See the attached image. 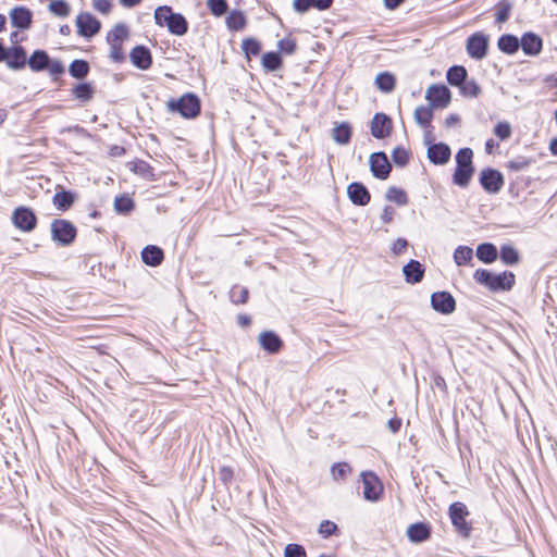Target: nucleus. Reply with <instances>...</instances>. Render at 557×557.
Segmentation results:
<instances>
[{
	"instance_id": "obj_15",
	"label": "nucleus",
	"mask_w": 557,
	"mask_h": 557,
	"mask_svg": "<svg viewBox=\"0 0 557 557\" xmlns=\"http://www.w3.org/2000/svg\"><path fill=\"white\" fill-rule=\"evenodd\" d=\"M258 343L263 350L271 355L278 354L284 346L282 338L273 331L261 332Z\"/></svg>"
},
{
	"instance_id": "obj_26",
	"label": "nucleus",
	"mask_w": 557,
	"mask_h": 557,
	"mask_svg": "<svg viewBox=\"0 0 557 557\" xmlns=\"http://www.w3.org/2000/svg\"><path fill=\"white\" fill-rule=\"evenodd\" d=\"M498 49L506 54H513L519 50L520 41L515 35L506 34L499 37Z\"/></svg>"
},
{
	"instance_id": "obj_8",
	"label": "nucleus",
	"mask_w": 557,
	"mask_h": 557,
	"mask_svg": "<svg viewBox=\"0 0 557 557\" xmlns=\"http://www.w3.org/2000/svg\"><path fill=\"white\" fill-rule=\"evenodd\" d=\"M480 184L485 191L497 194L504 186V176L499 171L487 168L480 173Z\"/></svg>"
},
{
	"instance_id": "obj_53",
	"label": "nucleus",
	"mask_w": 557,
	"mask_h": 557,
	"mask_svg": "<svg viewBox=\"0 0 557 557\" xmlns=\"http://www.w3.org/2000/svg\"><path fill=\"white\" fill-rule=\"evenodd\" d=\"M285 557H307L304 546L295 543L287 544L284 549Z\"/></svg>"
},
{
	"instance_id": "obj_9",
	"label": "nucleus",
	"mask_w": 557,
	"mask_h": 557,
	"mask_svg": "<svg viewBox=\"0 0 557 557\" xmlns=\"http://www.w3.org/2000/svg\"><path fill=\"white\" fill-rule=\"evenodd\" d=\"M77 33L86 38H91L99 33L101 24L90 13L82 12L76 17Z\"/></svg>"
},
{
	"instance_id": "obj_30",
	"label": "nucleus",
	"mask_w": 557,
	"mask_h": 557,
	"mask_svg": "<svg viewBox=\"0 0 557 557\" xmlns=\"http://www.w3.org/2000/svg\"><path fill=\"white\" fill-rule=\"evenodd\" d=\"M468 72L461 65H454L448 69L446 78L451 86L459 87L467 78Z\"/></svg>"
},
{
	"instance_id": "obj_22",
	"label": "nucleus",
	"mask_w": 557,
	"mask_h": 557,
	"mask_svg": "<svg viewBox=\"0 0 557 557\" xmlns=\"http://www.w3.org/2000/svg\"><path fill=\"white\" fill-rule=\"evenodd\" d=\"M403 273L407 283L417 284L423 280L424 268L419 261L412 259L404 265Z\"/></svg>"
},
{
	"instance_id": "obj_63",
	"label": "nucleus",
	"mask_w": 557,
	"mask_h": 557,
	"mask_svg": "<svg viewBox=\"0 0 557 557\" xmlns=\"http://www.w3.org/2000/svg\"><path fill=\"white\" fill-rule=\"evenodd\" d=\"M395 214V210L391 206H385L382 213H381V220L384 223H391Z\"/></svg>"
},
{
	"instance_id": "obj_54",
	"label": "nucleus",
	"mask_w": 557,
	"mask_h": 557,
	"mask_svg": "<svg viewBox=\"0 0 557 557\" xmlns=\"http://www.w3.org/2000/svg\"><path fill=\"white\" fill-rule=\"evenodd\" d=\"M494 134L500 139L506 140L511 135V126L508 122H499L494 127Z\"/></svg>"
},
{
	"instance_id": "obj_47",
	"label": "nucleus",
	"mask_w": 557,
	"mask_h": 557,
	"mask_svg": "<svg viewBox=\"0 0 557 557\" xmlns=\"http://www.w3.org/2000/svg\"><path fill=\"white\" fill-rule=\"evenodd\" d=\"M392 159L398 166H405L409 161V152L403 147H396L392 152Z\"/></svg>"
},
{
	"instance_id": "obj_61",
	"label": "nucleus",
	"mask_w": 557,
	"mask_h": 557,
	"mask_svg": "<svg viewBox=\"0 0 557 557\" xmlns=\"http://www.w3.org/2000/svg\"><path fill=\"white\" fill-rule=\"evenodd\" d=\"M246 55L248 54H258L260 52V45L250 38H246Z\"/></svg>"
},
{
	"instance_id": "obj_40",
	"label": "nucleus",
	"mask_w": 557,
	"mask_h": 557,
	"mask_svg": "<svg viewBox=\"0 0 557 557\" xmlns=\"http://www.w3.org/2000/svg\"><path fill=\"white\" fill-rule=\"evenodd\" d=\"M132 166V171H134L136 174L140 175L144 178L152 180L154 177L153 169L152 166L144 161V160H136L134 161Z\"/></svg>"
},
{
	"instance_id": "obj_37",
	"label": "nucleus",
	"mask_w": 557,
	"mask_h": 557,
	"mask_svg": "<svg viewBox=\"0 0 557 557\" xmlns=\"http://www.w3.org/2000/svg\"><path fill=\"white\" fill-rule=\"evenodd\" d=\"M385 198H386V200L395 202L398 206H405L408 202V197H407L406 191L404 189L395 187V186H391L387 189V191L385 194Z\"/></svg>"
},
{
	"instance_id": "obj_39",
	"label": "nucleus",
	"mask_w": 557,
	"mask_h": 557,
	"mask_svg": "<svg viewBox=\"0 0 557 557\" xmlns=\"http://www.w3.org/2000/svg\"><path fill=\"white\" fill-rule=\"evenodd\" d=\"M433 117L432 109L420 106L414 110V120L422 127H428L431 124Z\"/></svg>"
},
{
	"instance_id": "obj_19",
	"label": "nucleus",
	"mask_w": 557,
	"mask_h": 557,
	"mask_svg": "<svg viewBox=\"0 0 557 557\" xmlns=\"http://www.w3.org/2000/svg\"><path fill=\"white\" fill-rule=\"evenodd\" d=\"M8 67L12 70L24 69L28 60L26 51L22 46H14L8 50V58L4 60Z\"/></svg>"
},
{
	"instance_id": "obj_32",
	"label": "nucleus",
	"mask_w": 557,
	"mask_h": 557,
	"mask_svg": "<svg viewBox=\"0 0 557 557\" xmlns=\"http://www.w3.org/2000/svg\"><path fill=\"white\" fill-rule=\"evenodd\" d=\"M52 202L58 210L66 211L73 205L74 196L71 191H58L54 194Z\"/></svg>"
},
{
	"instance_id": "obj_35",
	"label": "nucleus",
	"mask_w": 557,
	"mask_h": 557,
	"mask_svg": "<svg viewBox=\"0 0 557 557\" xmlns=\"http://www.w3.org/2000/svg\"><path fill=\"white\" fill-rule=\"evenodd\" d=\"M128 37V29L124 24H116L107 35L108 44H123Z\"/></svg>"
},
{
	"instance_id": "obj_48",
	"label": "nucleus",
	"mask_w": 557,
	"mask_h": 557,
	"mask_svg": "<svg viewBox=\"0 0 557 557\" xmlns=\"http://www.w3.org/2000/svg\"><path fill=\"white\" fill-rule=\"evenodd\" d=\"M207 5L215 16H221L227 11L226 0H208Z\"/></svg>"
},
{
	"instance_id": "obj_60",
	"label": "nucleus",
	"mask_w": 557,
	"mask_h": 557,
	"mask_svg": "<svg viewBox=\"0 0 557 557\" xmlns=\"http://www.w3.org/2000/svg\"><path fill=\"white\" fill-rule=\"evenodd\" d=\"M293 7L298 13H306L310 8H312L311 0H294Z\"/></svg>"
},
{
	"instance_id": "obj_6",
	"label": "nucleus",
	"mask_w": 557,
	"mask_h": 557,
	"mask_svg": "<svg viewBox=\"0 0 557 557\" xmlns=\"http://www.w3.org/2000/svg\"><path fill=\"white\" fill-rule=\"evenodd\" d=\"M12 223L23 232H32L37 225V216L30 208L17 207L12 213Z\"/></svg>"
},
{
	"instance_id": "obj_12",
	"label": "nucleus",
	"mask_w": 557,
	"mask_h": 557,
	"mask_svg": "<svg viewBox=\"0 0 557 557\" xmlns=\"http://www.w3.org/2000/svg\"><path fill=\"white\" fill-rule=\"evenodd\" d=\"M370 170L374 177L386 180L391 173L392 165L384 152H374L370 156Z\"/></svg>"
},
{
	"instance_id": "obj_3",
	"label": "nucleus",
	"mask_w": 557,
	"mask_h": 557,
	"mask_svg": "<svg viewBox=\"0 0 557 557\" xmlns=\"http://www.w3.org/2000/svg\"><path fill=\"white\" fill-rule=\"evenodd\" d=\"M168 109L180 113L185 119H195L200 114L201 104L197 95L187 92L177 100L171 99L168 102Z\"/></svg>"
},
{
	"instance_id": "obj_49",
	"label": "nucleus",
	"mask_w": 557,
	"mask_h": 557,
	"mask_svg": "<svg viewBox=\"0 0 557 557\" xmlns=\"http://www.w3.org/2000/svg\"><path fill=\"white\" fill-rule=\"evenodd\" d=\"M531 165V160L519 156L507 163V168L511 171H523Z\"/></svg>"
},
{
	"instance_id": "obj_14",
	"label": "nucleus",
	"mask_w": 557,
	"mask_h": 557,
	"mask_svg": "<svg viewBox=\"0 0 557 557\" xmlns=\"http://www.w3.org/2000/svg\"><path fill=\"white\" fill-rule=\"evenodd\" d=\"M392 120L384 113H375L371 121V135L376 139H383L391 135Z\"/></svg>"
},
{
	"instance_id": "obj_16",
	"label": "nucleus",
	"mask_w": 557,
	"mask_h": 557,
	"mask_svg": "<svg viewBox=\"0 0 557 557\" xmlns=\"http://www.w3.org/2000/svg\"><path fill=\"white\" fill-rule=\"evenodd\" d=\"M347 195L354 205L360 207L368 205L371 199L368 188L362 183L358 182H354L348 185Z\"/></svg>"
},
{
	"instance_id": "obj_50",
	"label": "nucleus",
	"mask_w": 557,
	"mask_h": 557,
	"mask_svg": "<svg viewBox=\"0 0 557 557\" xmlns=\"http://www.w3.org/2000/svg\"><path fill=\"white\" fill-rule=\"evenodd\" d=\"M296 47V40L292 37H285L277 42L278 52L285 54H293Z\"/></svg>"
},
{
	"instance_id": "obj_1",
	"label": "nucleus",
	"mask_w": 557,
	"mask_h": 557,
	"mask_svg": "<svg viewBox=\"0 0 557 557\" xmlns=\"http://www.w3.org/2000/svg\"><path fill=\"white\" fill-rule=\"evenodd\" d=\"M154 21L159 26H166L169 32L176 36H183L188 30L186 18L181 13H174L168 5L156 9Z\"/></svg>"
},
{
	"instance_id": "obj_56",
	"label": "nucleus",
	"mask_w": 557,
	"mask_h": 557,
	"mask_svg": "<svg viewBox=\"0 0 557 557\" xmlns=\"http://www.w3.org/2000/svg\"><path fill=\"white\" fill-rule=\"evenodd\" d=\"M337 530H338L337 525L330 520L322 521L319 527V533L323 537H329V536L335 534L337 532Z\"/></svg>"
},
{
	"instance_id": "obj_11",
	"label": "nucleus",
	"mask_w": 557,
	"mask_h": 557,
	"mask_svg": "<svg viewBox=\"0 0 557 557\" xmlns=\"http://www.w3.org/2000/svg\"><path fill=\"white\" fill-rule=\"evenodd\" d=\"M425 98L432 108H446L450 102L451 94L444 85H432L428 88Z\"/></svg>"
},
{
	"instance_id": "obj_64",
	"label": "nucleus",
	"mask_w": 557,
	"mask_h": 557,
	"mask_svg": "<svg viewBox=\"0 0 557 557\" xmlns=\"http://www.w3.org/2000/svg\"><path fill=\"white\" fill-rule=\"evenodd\" d=\"M312 8L324 11L331 8L333 0H311Z\"/></svg>"
},
{
	"instance_id": "obj_45",
	"label": "nucleus",
	"mask_w": 557,
	"mask_h": 557,
	"mask_svg": "<svg viewBox=\"0 0 557 557\" xmlns=\"http://www.w3.org/2000/svg\"><path fill=\"white\" fill-rule=\"evenodd\" d=\"M49 11L57 16L65 17L70 14V5L64 0L50 1Z\"/></svg>"
},
{
	"instance_id": "obj_42",
	"label": "nucleus",
	"mask_w": 557,
	"mask_h": 557,
	"mask_svg": "<svg viewBox=\"0 0 557 557\" xmlns=\"http://www.w3.org/2000/svg\"><path fill=\"white\" fill-rule=\"evenodd\" d=\"M460 94L465 97L475 98L481 92V87L474 79H465L463 83L458 87Z\"/></svg>"
},
{
	"instance_id": "obj_36",
	"label": "nucleus",
	"mask_w": 557,
	"mask_h": 557,
	"mask_svg": "<svg viewBox=\"0 0 557 557\" xmlns=\"http://www.w3.org/2000/svg\"><path fill=\"white\" fill-rule=\"evenodd\" d=\"M473 258V250L468 246H458L454 252V261L457 265H466Z\"/></svg>"
},
{
	"instance_id": "obj_38",
	"label": "nucleus",
	"mask_w": 557,
	"mask_h": 557,
	"mask_svg": "<svg viewBox=\"0 0 557 557\" xmlns=\"http://www.w3.org/2000/svg\"><path fill=\"white\" fill-rule=\"evenodd\" d=\"M134 200L127 195L119 196L114 200V209L117 213L127 214L134 209Z\"/></svg>"
},
{
	"instance_id": "obj_18",
	"label": "nucleus",
	"mask_w": 557,
	"mask_h": 557,
	"mask_svg": "<svg viewBox=\"0 0 557 557\" xmlns=\"http://www.w3.org/2000/svg\"><path fill=\"white\" fill-rule=\"evenodd\" d=\"M131 62L140 70H148L152 64L150 50L145 46H136L129 53Z\"/></svg>"
},
{
	"instance_id": "obj_55",
	"label": "nucleus",
	"mask_w": 557,
	"mask_h": 557,
	"mask_svg": "<svg viewBox=\"0 0 557 557\" xmlns=\"http://www.w3.org/2000/svg\"><path fill=\"white\" fill-rule=\"evenodd\" d=\"M230 299L233 304H244V285L235 284L230 290Z\"/></svg>"
},
{
	"instance_id": "obj_17",
	"label": "nucleus",
	"mask_w": 557,
	"mask_h": 557,
	"mask_svg": "<svg viewBox=\"0 0 557 557\" xmlns=\"http://www.w3.org/2000/svg\"><path fill=\"white\" fill-rule=\"evenodd\" d=\"M11 23L18 29H28L33 22V13L26 7H15L10 12Z\"/></svg>"
},
{
	"instance_id": "obj_21",
	"label": "nucleus",
	"mask_w": 557,
	"mask_h": 557,
	"mask_svg": "<svg viewBox=\"0 0 557 557\" xmlns=\"http://www.w3.org/2000/svg\"><path fill=\"white\" fill-rule=\"evenodd\" d=\"M520 46L527 55H537L543 47V41L540 36L534 33H525L521 37Z\"/></svg>"
},
{
	"instance_id": "obj_13",
	"label": "nucleus",
	"mask_w": 557,
	"mask_h": 557,
	"mask_svg": "<svg viewBox=\"0 0 557 557\" xmlns=\"http://www.w3.org/2000/svg\"><path fill=\"white\" fill-rule=\"evenodd\" d=\"M432 308L443 314H449L456 309V301L448 292H435L431 296Z\"/></svg>"
},
{
	"instance_id": "obj_44",
	"label": "nucleus",
	"mask_w": 557,
	"mask_h": 557,
	"mask_svg": "<svg viewBox=\"0 0 557 557\" xmlns=\"http://www.w3.org/2000/svg\"><path fill=\"white\" fill-rule=\"evenodd\" d=\"M226 25L231 30H240L244 28V13L240 11H233L226 17Z\"/></svg>"
},
{
	"instance_id": "obj_57",
	"label": "nucleus",
	"mask_w": 557,
	"mask_h": 557,
	"mask_svg": "<svg viewBox=\"0 0 557 557\" xmlns=\"http://www.w3.org/2000/svg\"><path fill=\"white\" fill-rule=\"evenodd\" d=\"M109 45H110V59L115 63H120V62L124 61L125 57H124V52H123V48H122L123 44H109Z\"/></svg>"
},
{
	"instance_id": "obj_4",
	"label": "nucleus",
	"mask_w": 557,
	"mask_h": 557,
	"mask_svg": "<svg viewBox=\"0 0 557 557\" xmlns=\"http://www.w3.org/2000/svg\"><path fill=\"white\" fill-rule=\"evenodd\" d=\"M50 231L51 239L62 247L70 246L77 235L75 225L65 219H54L51 222Z\"/></svg>"
},
{
	"instance_id": "obj_34",
	"label": "nucleus",
	"mask_w": 557,
	"mask_h": 557,
	"mask_svg": "<svg viewBox=\"0 0 557 557\" xmlns=\"http://www.w3.org/2000/svg\"><path fill=\"white\" fill-rule=\"evenodd\" d=\"M69 73L74 78L83 79L89 73V64L85 60H74L69 66Z\"/></svg>"
},
{
	"instance_id": "obj_25",
	"label": "nucleus",
	"mask_w": 557,
	"mask_h": 557,
	"mask_svg": "<svg viewBox=\"0 0 557 557\" xmlns=\"http://www.w3.org/2000/svg\"><path fill=\"white\" fill-rule=\"evenodd\" d=\"M50 58L45 50H35L28 59V65L33 72H41L49 65Z\"/></svg>"
},
{
	"instance_id": "obj_58",
	"label": "nucleus",
	"mask_w": 557,
	"mask_h": 557,
	"mask_svg": "<svg viewBox=\"0 0 557 557\" xmlns=\"http://www.w3.org/2000/svg\"><path fill=\"white\" fill-rule=\"evenodd\" d=\"M52 76H58L64 73V65L59 60H51L49 61V65L47 69Z\"/></svg>"
},
{
	"instance_id": "obj_29",
	"label": "nucleus",
	"mask_w": 557,
	"mask_h": 557,
	"mask_svg": "<svg viewBox=\"0 0 557 557\" xmlns=\"http://www.w3.org/2000/svg\"><path fill=\"white\" fill-rule=\"evenodd\" d=\"M396 84L395 76L389 72H381L375 77V86L382 92L388 94L394 90Z\"/></svg>"
},
{
	"instance_id": "obj_10",
	"label": "nucleus",
	"mask_w": 557,
	"mask_h": 557,
	"mask_svg": "<svg viewBox=\"0 0 557 557\" xmlns=\"http://www.w3.org/2000/svg\"><path fill=\"white\" fill-rule=\"evenodd\" d=\"M363 497L369 502H377L383 492L379 478L372 472H362Z\"/></svg>"
},
{
	"instance_id": "obj_5",
	"label": "nucleus",
	"mask_w": 557,
	"mask_h": 557,
	"mask_svg": "<svg viewBox=\"0 0 557 557\" xmlns=\"http://www.w3.org/2000/svg\"><path fill=\"white\" fill-rule=\"evenodd\" d=\"M448 515L456 532L462 537H469L472 525L467 521L470 515L467 506L461 502L453 503L448 508Z\"/></svg>"
},
{
	"instance_id": "obj_28",
	"label": "nucleus",
	"mask_w": 557,
	"mask_h": 557,
	"mask_svg": "<svg viewBox=\"0 0 557 557\" xmlns=\"http://www.w3.org/2000/svg\"><path fill=\"white\" fill-rule=\"evenodd\" d=\"M476 257L484 263H492L497 259V249L491 243H484L478 246Z\"/></svg>"
},
{
	"instance_id": "obj_59",
	"label": "nucleus",
	"mask_w": 557,
	"mask_h": 557,
	"mask_svg": "<svg viewBox=\"0 0 557 557\" xmlns=\"http://www.w3.org/2000/svg\"><path fill=\"white\" fill-rule=\"evenodd\" d=\"M92 7L100 13L108 14L111 10L110 0H92Z\"/></svg>"
},
{
	"instance_id": "obj_51",
	"label": "nucleus",
	"mask_w": 557,
	"mask_h": 557,
	"mask_svg": "<svg viewBox=\"0 0 557 557\" xmlns=\"http://www.w3.org/2000/svg\"><path fill=\"white\" fill-rule=\"evenodd\" d=\"M349 471L350 467L347 462L334 463L331 468V473L334 480L345 479Z\"/></svg>"
},
{
	"instance_id": "obj_7",
	"label": "nucleus",
	"mask_w": 557,
	"mask_h": 557,
	"mask_svg": "<svg viewBox=\"0 0 557 557\" xmlns=\"http://www.w3.org/2000/svg\"><path fill=\"white\" fill-rule=\"evenodd\" d=\"M488 37L482 33H475L467 39L468 54L475 60H482L487 54Z\"/></svg>"
},
{
	"instance_id": "obj_27",
	"label": "nucleus",
	"mask_w": 557,
	"mask_h": 557,
	"mask_svg": "<svg viewBox=\"0 0 557 557\" xmlns=\"http://www.w3.org/2000/svg\"><path fill=\"white\" fill-rule=\"evenodd\" d=\"M332 138L338 145H347L351 138V126L347 122L336 125L332 131Z\"/></svg>"
},
{
	"instance_id": "obj_2",
	"label": "nucleus",
	"mask_w": 557,
	"mask_h": 557,
	"mask_svg": "<svg viewBox=\"0 0 557 557\" xmlns=\"http://www.w3.org/2000/svg\"><path fill=\"white\" fill-rule=\"evenodd\" d=\"M473 277L479 284L484 285L492 292L509 290L515 284V275L509 271L494 274L485 269H478Z\"/></svg>"
},
{
	"instance_id": "obj_24",
	"label": "nucleus",
	"mask_w": 557,
	"mask_h": 557,
	"mask_svg": "<svg viewBox=\"0 0 557 557\" xmlns=\"http://www.w3.org/2000/svg\"><path fill=\"white\" fill-rule=\"evenodd\" d=\"M143 262L150 267H157L161 264L164 259L163 250L154 245L146 246L141 251Z\"/></svg>"
},
{
	"instance_id": "obj_23",
	"label": "nucleus",
	"mask_w": 557,
	"mask_h": 557,
	"mask_svg": "<svg viewBox=\"0 0 557 557\" xmlns=\"http://www.w3.org/2000/svg\"><path fill=\"white\" fill-rule=\"evenodd\" d=\"M407 536L412 543H421L431 536V528L428 523L416 522L408 527Z\"/></svg>"
},
{
	"instance_id": "obj_41",
	"label": "nucleus",
	"mask_w": 557,
	"mask_h": 557,
	"mask_svg": "<svg viewBox=\"0 0 557 557\" xmlns=\"http://www.w3.org/2000/svg\"><path fill=\"white\" fill-rule=\"evenodd\" d=\"M73 95L82 102H87L92 98V86L89 83L78 84L73 88Z\"/></svg>"
},
{
	"instance_id": "obj_31",
	"label": "nucleus",
	"mask_w": 557,
	"mask_h": 557,
	"mask_svg": "<svg viewBox=\"0 0 557 557\" xmlns=\"http://www.w3.org/2000/svg\"><path fill=\"white\" fill-rule=\"evenodd\" d=\"M261 64L265 72H274L282 67L280 52H267L261 58Z\"/></svg>"
},
{
	"instance_id": "obj_52",
	"label": "nucleus",
	"mask_w": 557,
	"mask_h": 557,
	"mask_svg": "<svg viewBox=\"0 0 557 557\" xmlns=\"http://www.w3.org/2000/svg\"><path fill=\"white\" fill-rule=\"evenodd\" d=\"M498 11L496 13V22L504 23L509 18V14L511 11V3L503 0L498 3Z\"/></svg>"
},
{
	"instance_id": "obj_20",
	"label": "nucleus",
	"mask_w": 557,
	"mask_h": 557,
	"mask_svg": "<svg viewBox=\"0 0 557 557\" xmlns=\"http://www.w3.org/2000/svg\"><path fill=\"white\" fill-rule=\"evenodd\" d=\"M450 148L444 144H433L428 148V158L434 164H445L450 159Z\"/></svg>"
},
{
	"instance_id": "obj_43",
	"label": "nucleus",
	"mask_w": 557,
	"mask_h": 557,
	"mask_svg": "<svg viewBox=\"0 0 557 557\" xmlns=\"http://www.w3.org/2000/svg\"><path fill=\"white\" fill-rule=\"evenodd\" d=\"M500 260L508 265H513L519 261V255L517 250L509 245H504L500 248Z\"/></svg>"
},
{
	"instance_id": "obj_46",
	"label": "nucleus",
	"mask_w": 557,
	"mask_h": 557,
	"mask_svg": "<svg viewBox=\"0 0 557 557\" xmlns=\"http://www.w3.org/2000/svg\"><path fill=\"white\" fill-rule=\"evenodd\" d=\"M473 152L470 148H461L456 154L457 166L466 168L472 165Z\"/></svg>"
},
{
	"instance_id": "obj_33",
	"label": "nucleus",
	"mask_w": 557,
	"mask_h": 557,
	"mask_svg": "<svg viewBox=\"0 0 557 557\" xmlns=\"http://www.w3.org/2000/svg\"><path fill=\"white\" fill-rule=\"evenodd\" d=\"M474 172L473 166H456L453 181L460 187H467Z\"/></svg>"
},
{
	"instance_id": "obj_62",
	"label": "nucleus",
	"mask_w": 557,
	"mask_h": 557,
	"mask_svg": "<svg viewBox=\"0 0 557 557\" xmlns=\"http://www.w3.org/2000/svg\"><path fill=\"white\" fill-rule=\"evenodd\" d=\"M407 247H408L407 239L399 237L394 243L392 250L395 255L398 256V255H401L406 250Z\"/></svg>"
}]
</instances>
